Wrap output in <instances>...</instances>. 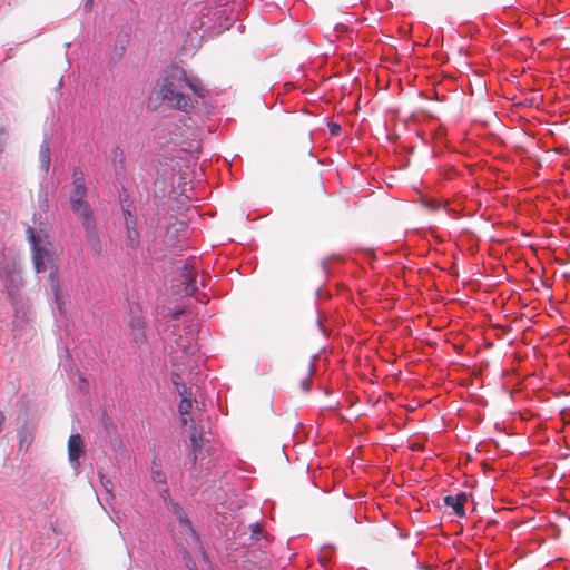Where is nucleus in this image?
Returning a JSON list of instances; mask_svg holds the SVG:
<instances>
[{
    "mask_svg": "<svg viewBox=\"0 0 570 570\" xmlns=\"http://www.w3.org/2000/svg\"><path fill=\"white\" fill-rule=\"evenodd\" d=\"M85 453V442L80 434H71L68 439V456L69 461L78 465L79 458Z\"/></svg>",
    "mask_w": 570,
    "mask_h": 570,
    "instance_id": "5",
    "label": "nucleus"
},
{
    "mask_svg": "<svg viewBox=\"0 0 570 570\" xmlns=\"http://www.w3.org/2000/svg\"><path fill=\"white\" fill-rule=\"evenodd\" d=\"M0 278L10 296L18 292L22 285L20 273L13 264H4L0 267Z\"/></svg>",
    "mask_w": 570,
    "mask_h": 570,
    "instance_id": "4",
    "label": "nucleus"
},
{
    "mask_svg": "<svg viewBox=\"0 0 570 570\" xmlns=\"http://www.w3.org/2000/svg\"><path fill=\"white\" fill-rule=\"evenodd\" d=\"M6 422V415L2 411H0V432L2 431V426Z\"/></svg>",
    "mask_w": 570,
    "mask_h": 570,
    "instance_id": "28",
    "label": "nucleus"
},
{
    "mask_svg": "<svg viewBox=\"0 0 570 570\" xmlns=\"http://www.w3.org/2000/svg\"><path fill=\"white\" fill-rule=\"evenodd\" d=\"M171 511L176 515L179 513V511H183L181 507L177 503H171Z\"/></svg>",
    "mask_w": 570,
    "mask_h": 570,
    "instance_id": "25",
    "label": "nucleus"
},
{
    "mask_svg": "<svg viewBox=\"0 0 570 570\" xmlns=\"http://www.w3.org/2000/svg\"><path fill=\"white\" fill-rule=\"evenodd\" d=\"M75 178L72 181V193L70 194L69 200H70V207L73 205H77L79 203L87 202L85 198L87 196V187L85 179L82 177V173H79V176H77V173L73 174Z\"/></svg>",
    "mask_w": 570,
    "mask_h": 570,
    "instance_id": "6",
    "label": "nucleus"
},
{
    "mask_svg": "<svg viewBox=\"0 0 570 570\" xmlns=\"http://www.w3.org/2000/svg\"><path fill=\"white\" fill-rule=\"evenodd\" d=\"M9 141V130L4 126H0V156L4 153Z\"/></svg>",
    "mask_w": 570,
    "mask_h": 570,
    "instance_id": "19",
    "label": "nucleus"
},
{
    "mask_svg": "<svg viewBox=\"0 0 570 570\" xmlns=\"http://www.w3.org/2000/svg\"><path fill=\"white\" fill-rule=\"evenodd\" d=\"M92 6H94V0H86V2L83 4V10L86 12H90L92 9Z\"/></svg>",
    "mask_w": 570,
    "mask_h": 570,
    "instance_id": "24",
    "label": "nucleus"
},
{
    "mask_svg": "<svg viewBox=\"0 0 570 570\" xmlns=\"http://www.w3.org/2000/svg\"><path fill=\"white\" fill-rule=\"evenodd\" d=\"M183 313H184V311H183V309L174 311V312L171 313V317H173L174 320H178V318L183 315Z\"/></svg>",
    "mask_w": 570,
    "mask_h": 570,
    "instance_id": "26",
    "label": "nucleus"
},
{
    "mask_svg": "<svg viewBox=\"0 0 570 570\" xmlns=\"http://www.w3.org/2000/svg\"><path fill=\"white\" fill-rule=\"evenodd\" d=\"M27 239L31 245L32 263L36 273H45L47 271H58V255L53 245L46 239H41L36 235L32 227L26 230Z\"/></svg>",
    "mask_w": 570,
    "mask_h": 570,
    "instance_id": "2",
    "label": "nucleus"
},
{
    "mask_svg": "<svg viewBox=\"0 0 570 570\" xmlns=\"http://www.w3.org/2000/svg\"><path fill=\"white\" fill-rule=\"evenodd\" d=\"M176 518L179 522V524L189 533L194 534V530L191 528V523L189 519L187 518L186 513L183 511H179L178 514H176Z\"/></svg>",
    "mask_w": 570,
    "mask_h": 570,
    "instance_id": "18",
    "label": "nucleus"
},
{
    "mask_svg": "<svg viewBox=\"0 0 570 570\" xmlns=\"http://www.w3.org/2000/svg\"><path fill=\"white\" fill-rule=\"evenodd\" d=\"M174 384L177 386V391H184V387H186L184 384H179L175 379H174Z\"/></svg>",
    "mask_w": 570,
    "mask_h": 570,
    "instance_id": "29",
    "label": "nucleus"
},
{
    "mask_svg": "<svg viewBox=\"0 0 570 570\" xmlns=\"http://www.w3.org/2000/svg\"><path fill=\"white\" fill-rule=\"evenodd\" d=\"M126 245L131 249L139 247V232L136 227L127 229Z\"/></svg>",
    "mask_w": 570,
    "mask_h": 570,
    "instance_id": "16",
    "label": "nucleus"
},
{
    "mask_svg": "<svg viewBox=\"0 0 570 570\" xmlns=\"http://www.w3.org/2000/svg\"><path fill=\"white\" fill-rule=\"evenodd\" d=\"M181 277L185 284V294L194 295L197 291L196 272L193 265L186 263L181 268Z\"/></svg>",
    "mask_w": 570,
    "mask_h": 570,
    "instance_id": "8",
    "label": "nucleus"
},
{
    "mask_svg": "<svg viewBox=\"0 0 570 570\" xmlns=\"http://www.w3.org/2000/svg\"><path fill=\"white\" fill-rule=\"evenodd\" d=\"M48 282L50 285V289L55 296V302L59 308V311H62L65 301H63V294L60 285L59 274L58 271H51L48 276Z\"/></svg>",
    "mask_w": 570,
    "mask_h": 570,
    "instance_id": "10",
    "label": "nucleus"
},
{
    "mask_svg": "<svg viewBox=\"0 0 570 570\" xmlns=\"http://www.w3.org/2000/svg\"><path fill=\"white\" fill-rule=\"evenodd\" d=\"M39 161L42 169L47 173L51 164L50 146L47 141L42 142L39 150Z\"/></svg>",
    "mask_w": 570,
    "mask_h": 570,
    "instance_id": "14",
    "label": "nucleus"
},
{
    "mask_svg": "<svg viewBox=\"0 0 570 570\" xmlns=\"http://www.w3.org/2000/svg\"><path fill=\"white\" fill-rule=\"evenodd\" d=\"M179 395L181 396V400L178 405V411L181 416L188 415L193 409V401L187 395V389L184 387V391H179Z\"/></svg>",
    "mask_w": 570,
    "mask_h": 570,
    "instance_id": "15",
    "label": "nucleus"
},
{
    "mask_svg": "<svg viewBox=\"0 0 570 570\" xmlns=\"http://www.w3.org/2000/svg\"><path fill=\"white\" fill-rule=\"evenodd\" d=\"M318 189H320V191H323V190H324V188H323V186H322V184H321V183H318Z\"/></svg>",
    "mask_w": 570,
    "mask_h": 570,
    "instance_id": "30",
    "label": "nucleus"
},
{
    "mask_svg": "<svg viewBox=\"0 0 570 570\" xmlns=\"http://www.w3.org/2000/svg\"><path fill=\"white\" fill-rule=\"evenodd\" d=\"M124 215L127 229L136 227V218L131 215V213L129 210H126Z\"/></svg>",
    "mask_w": 570,
    "mask_h": 570,
    "instance_id": "20",
    "label": "nucleus"
},
{
    "mask_svg": "<svg viewBox=\"0 0 570 570\" xmlns=\"http://www.w3.org/2000/svg\"><path fill=\"white\" fill-rule=\"evenodd\" d=\"M109 483H110V480H107V482H106L105 487H106V488H107V487H109Z\"/></svg>",
    "mask_w": 570,
    "mask_h": 570,
    "instance_id": "31",
    "label": "nucleus"
},
{
    "mask_svg": "<svg viewBox=\"0 0 570 570\" xmlns=\"http://www.w3.org/2000/svg\"><path fill=\"white\" fill-rule=\"evenodd\" d=\"M176 518L179 522V524L189 533L194 534V530L191 528V523L189 519L187 518L186 513L183 511H179L178 514H176Z\"/></svg>",
    "mask_w": 570,
    "mask_h": 570,
    "instance_id": "17",
    "label": "nucleus"
},
{
    "mask_svg": "<svg viewBox=\"0 0 570 570\" xmlns=\"http://www.w3.org/2000/svg\"><path fill=\"white\" fill-rule=\"evenodd\" d=\"M109 483H110V480H107V482H106L105 487H106V488H107V487H109Z\"/></svg>",
    "mask_w": 570,
    "mask_h": 570,
    "instance_id": "32",
    "label": "nucleus"
},
{
    "mask_svg": "<svg viewBox=\"0 0 570 570\" xmlns=\"http://www.w3.org/2000/svg\"><path fill=\"white\" fill-rule=\"evenodd\" d=\"M55 502L52 493H41L37 501L32 502L30 509L32 511H47L51 508Z\"/></svg>",
    "mask_w": 570,
    "mask_h": 570,
    "instance_id": "12",
    "label": "nucleus"
},
{
    "mask_svg": "<svg viewBox=\"0 0 570 570\" xmlns=\"http://www.w3.org/2000/svg\"><path fill=\"white\" fill-rule=\"evenodd\" d=\"M468 494L464 492H460L455 495H446L443 501L446 507L452 508L454 514L456 517H464L465 515V503L468 501Z\"/></svg>",
    "mask_w": 570,
    "mask_h": 570,
    "instance_id": "7",
    "label": "nucleus"
},
{
    "mask_svg": "<svg viewBox=\"0 0 570 570\" xmlns=\"http://www.w3.org/2000/svg\"><path fill=\"white\" fill-rule=\"evenodd\" d=\"M131 326L140 333L144 330V322L138 318L135 321V323L131 324Z\"/></svg>",
    "mask_w": 570,
    "mask_h": 570,
    "instance_id": "22",
    "label": "nucleus"
},
{
    "mask_svg": "<svg viewBox=\"0 0 570 570\" xmlns=\"http://www.w3.org/2000/svg\"><path fill=\"white\" fill-rule=\"evenodd\" d=\"M35 428L24 421L18 431V446L20 451L27 452L33 442Z\"/></svg>",
    "mask_w": 570,
    "mask_h": 570,
    "instance_id": "9",
    "label": "nucleus"
},
{
    "mask_svg": "<svg viewBox=\"0 0 570 570\" xmlns=\"http://www.w3.org/2000/svg\"><path fill=\"white\" fill-rule=\"evenodd\" d=\"M340 131H341V127H340V125H337V124H331V126H330V132H331L332 135H334V136H335V135H338V132H340Z\"/></svg>",
    "mask_w": 570,
    "mask_h": 570,
    "instance_id": "23",
    "label": "nucleus"
},
{
    "mask_svg": "<svg viewBox=\"0 0 570 570\" xmlns=\"http://www.w3.org/2000/svg\"><path fill=\"white\" fill-rule=\"evenodd\" d=\"M190 92L196 97L204 96L198 82L189 79L183 68L174 67L157 80L148 108L156 110L160 105H165L173 110L190 112L198 104Z\"/></svg>",
    "mask_w": 570,
    "mask_h": 570,
    "instance_id": "1",
    "label": "nucleus"
},
{
    "mask_svg": "<svg viewBox=\"0 0 570 570\" xmlns=\"http://www.w3.org/2000/svg\"><path fill=\"white\" fill-rule=\"evenodd\" d=\"M151 481L161 487V491L165 493V499L169 497V492L167 489V476L165 472L161 470L160 464L157 463L156 460L151 462Z\"/></svg>",
    "mask_w": 570,
    "mask_h": 570,
    "instance_id": "11",
    "label": "nucleus"
},
{
    "mask_svg": "<svg viewBox=\"0 0 570 570\" xmlns=\"http://www.w3.org/2000/svg\"><path fill=\"white\" fill-rule=\"evenodd\" d=\"M311 374H312V371H311V368H308V376L302 380V386L305 391H309V389H311V379H309Z\"/></svg>",
    "mask_w": 570,
    "mask_h": 570,
    "instance_id": "21",
    "label": "nucleus"
},
{
    "mask_svg": "<svg viewBox=\"0 0 570 570\" xmlns=\"http://www.w3.org/2000/svg\"><path fill=\"white\" fill-rule=\"evenodd\" d=\"M189 422H190L191 425L194 424L193 419H188L187 415L181 416V424L183 425H187Z\"/></svg>",
    "mask_w": 570,
    "mask_h": 570,
    "instance_id": "27",
    "label": "nucleus"
},
{
    "mask_svg": "<svg viewBox=\"0 0 570 570\" xmlns=\"http://www.w3.org/2000/svg\"><path fill=\"white\" fill-rule=\"evenodd\" d=\"M71 210L81 220L82 226L86 230V237L88 242L92 245V248L97 253H99L100 244L96 229L94 213L90 205L88 204V202L79 203L77 205L71 206Z\"/></svg>",
    "mask_w": 570,
    "mask_h": 570,
    "instance_id": "3",
    "label": "nucleus"
},
{
    "mask_svg": "<svg viewBox=\"0 0 570 570\" xmlns=\"http://www.w3.org/2000/svg\"><path fill=\"white\" fill-rule=\"evenodd\" d=\"M193 461L196 462L198 453L202 451L204 445V436L196 431L195 424H193V431L190 435Z\"/></svg>",
    "mask_w": 570,
    "mask_h": 570,
    "instance_id": "13",
    "label": "nucleus"
}]
</instances>
